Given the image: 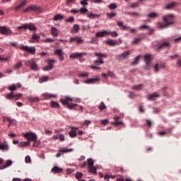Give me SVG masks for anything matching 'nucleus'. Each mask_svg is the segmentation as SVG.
I'll return each mask as SVG.
<instances>
[{"label":"nucleus","instance_id":"nucleus-1","mask_svg":"<svg viewBox=\"0 0 181 181\" xmlns=\"http://www.w3.org/2000/svg\"><path fill=\"white\" fill-rule=\"evenodd\" d=\"M163 20V22L158 23V27L160 29H162V28H166L168 25H172V23H173V15L164 16Z\"/></svg>","mask_w":181,"mask_h":181},{"label":"nucleus","instance_id":"nucleus-2","mask_svg":"<svg viewBox=\"0 0 181 181\" xmlns=\"http://www.w3.org/2000/svg\"><path fill=\"white\" fill-rule=\"evenodd\" d=\"M73 99L71 98L66 97L65 99H61L60 102L63 105H67L69 110H76V107H77V104L72 103Z\"/></svg>","mask_w":181,"mask_h":181},{"label":"nucleus","instance_id":"nucleus-3","mask_svg":"<svg viewBox=\"0 0 181 181\" xmlns=\"http://www.w3.org/2000/svg\"><path fill=\"white\" fill-rule=\"evenodd\" d=\"M95 56L98 57V59L95 61V66H100V64H104V61L103 60V57H105V58L108 57V54H103L100 52H95Z\"/></svg>","mask_w":181,"mask_h":181},{"label":"nucleus","instance_id":"nucleus-4","mask_svg":"<svg viewBox=\"0 0 181 181\" xmlns=\"http://www.w3.org/2000/svg\"><path fill=\"white\" fill-rule=\"evenodd\" d=\"M88 163V172L93 173V175H97V168L94 166V161L91 158L87 160Z\"/></svg>","mask_w":181,"mask_h":181},{"label":"nucleus","instance_id":"nucleus-5","mask_svg":"<svg viewBox=\"0 0 181 181\" xmlns=\"http://www.w3.org/2000/svg\"><path fill=\"white\" fill-rule=\"evenodd\" d=\"M20 49H21V50L27 52L28 53H30V54H36V47H29L27 45H21L20 46Z\"/></svg>","mask_w":181,"mask_h":181},{"label":"nucleus","instance_id":"nucleus-6","mask_svg":"<svg viewBox=\"0 0 181 181\" xmlns=\"http://www.w3.org/2000/svg\"><path fill=\"white\" fill-rule=\"evenodd\" d=\"M18 30H22L24 29L25 30L29 29L30 30H36V26L35 24L30 23H24L21 26L17 28Z\"/></svg>","mask_w":181,"mask_h":181},{"label":"nucleus","instance_id":"nucleus-7","mask_svg":"<svg viewBox=\"0 0 181 181\" xmlns=\"http://www.w3.org/2000/svg\"><path fill=\"white\" fill-rule=\"evenodd\" d=\"M24 138L28 139V142H31L33 141H35V139H37V136L36 135V134L32 132H30L24 134Z\"/></svg>","mask_w":181,"mask_h":181},{"label":"nucleus","instance_id":"nucleus-8","mask_svg":"<svg viewBox=\"0 0 181 181\" xmlns=\"http://www.w3.org/2000/svg\"><path fill=\"white\" fill-rule=\"evenodd\" d=\"M117 25L120 27V29H123V30H130L132 33H135L136 32V30L134 28H131V27L128 25H124V23L122 21H117Z\"/></svg>","mask_w":181,"mask_h":181},{"label":"nucleus","instance_id":"nucleus-9","mask_svg":"<svg viewBox=\"0 0 181 181\" xmlns=\"http://www.w3.org/2000/svg\"><path fill=\"white\" fill-rule=\"evenodd\" d=\"M25 66H30V67H31V70H39V66H37L36 62L33 59H30L25 62Z\"/></svg>","mask_w":181,"mask_h":181},{"label":"nucleus","instance_id":"nucleus-10","mask_svg":"<svg viewBox=\"0 0 181 181\" xmlns=\"http://www.w3.org/2000/svg\"><path fill=\"white\" fill-rule=\"evenodd\" d=\"M0 33L1 35H6V36H10V35H12V30L5 26H0Z\"/></svg>","mask_w":181,"mask_h":181},{"label":"nucleus","instance_id":"nucleus-11","mask_svg":"<svg viewBox=\"0 0 181 181\" xmlns=\"http://www.w3.org/2000/svg\"><path fill=\"white\" fill-rule=\"evenodd\" d=\"M22 97V93L13 94V92H11L6 95L7 100H19Z\"/></svg>","mask_w":181,"mask_h":181},{"label":"nucleus","instance_id":"nucleus-12","mask_svg":"<svg viewBox=\"0 0 181 181\" xmlns=\"http://www.w3.org/2000/svg\"><path fill=\"white\" fill-rule=\"evenodd\" d=\"M54 63H56V60L49 59L48 63H47L48 65L44 66L42 68V69L44 70V71H49L52 70V69H53V66H54Z\"/></svg>","mask_w":181,"mask_h":181},{"label":"nucleus","instance_id":"nucleus-13","mask_svg":"<svg viewBox=\"0 0 181 181\" xmlns=\"http://www.w3.org/2000/svg\"><path fill=\"white\" fill-rule=\"evenodd\" d=\"M69 42L73 43V42H76L78 45H81L84 43V40L81 38V37L76 36V37H71L69 39Z\"/></svg>","mask_w":181,"mask_h":181},{"label":"nucleus","instance_id":"nucleus-14","mask_svg":"<svg viewBox=\"0 0 181 181\" xmlns=\"http://www.w3.org/2000/svg\"><path fill=\"white\" fill-rule=\"evenodd\" d=\"M129 54H131V51L123 52L122 54L117 56V59L122 61L125 60V59H128V57H129Z\"/></svg>","mask_w":181,"mask_h":181},{"label":"nucleus","instance_id":"nucleus-15","mask_svg":"<svg viewBox=\"0 0 181 181\" xmlns=\"http://www.w3.org/2000/svg\"><path fill=\"white\" fill-rule=\"evenodd\" d=\"M168 47H170V44L169 42H164L159 45L158 47L157 48V52H160L161 49H168Z\"/></svg>","mask_w":181,"mask_h":181},{"label":"nucleus","instance_id":"nucleus-16","mask_svg":"<svg viewBox=\"0 0 181 181\" xmlns=\"http://www.w3.org/2000/svg\"><path fill=\"white\" fill-rule=\"evenodd\" d=\"M29 11H35L36 12H39L40 8L37 6H30L24 9L23 13H26V12H29Z\"/></svg>","mask_w":181,"mask_h":181},{"label":"nucleus","instance_id":"nucleus-17","mask_svg":"<svg viewBox=\"0 0 181 181\" xmlns=\"http://www.w3.org/2000/svg\"><path fill=\"white\" fill-rule=\"evenodd\" d=\"M120 118H121V117H119L118 115H115L114 117L115 122L112 123V125H115V127H119V125H124V123H122V122L119 121Z\"/></svg>","mask_w":181,"mask_h":181},{"label":"nucleus","instance_id":"nucleus-18","mask_svg":"<svg viewBox=\"0 0 181 181\" xmlns=\"http://www.w3.org/2000/svg\"><path fill=\"white\" fill-rule=\"evenodd\" d=\"M54 54H57V56H59V62H63L64 60V57L63 56L64 52H63L62 49H57Z\"/></svg>","mask_w":181,"mask_h":181},{"label":"nucleus","instance_id":"nucleus-19","mask_svg":"<svg viewBox=\"0 0 181 181\" xmlns=\"http://www.w3.org/2000/svg\"><path fill=\"white\" fill-rule=\"evenodd\" d=\"M164 67H165V64L157 63L154 66L153 71L156 72V73H158L159 71V70H160V69H164Z\"/></svg>","mask_w":181,"mask_h":181},{"label":"nucleus","instance_id":"nucleus-20","mask_svg":"<svg viewBox=\"0 0 181 181\" xmlns=\"http://www.w3.org/2000/svg\"><path fill=\"white\" fill-rule=\"evenodd\" d=\"M83 56H84V53L76 52V53L71 54L69 57H70V59H78L80 57H83Z\"/></svg>","mask_w":181,"mask_h":181},{"label":"nucleus","instance_id":"nucleus-21","mask_svg":"<svg viewBox=\"0 0 181 181\" xmlns=\"http://www.w3.org/2000/svg\"><path fill=\"white\" fill-rule=\"evenodd\" d=\"M4 122H9L8 127H11V125H16V120L11 119L10 117H4Z\"/></svg>","mask_w":181,"mask_h":181},{"label":"nucleus","instance_id":"nucleus-22","mask_svg":"<svg viewBox=\"0 0 181 181\" xmlns=\"http://www.w3.org/2000/svg\"><path fill=\"white\" fill-rule=\"evenodd\" d=\"M0 150L1 151H8L9 150V146L6 143V141H4V143H0Z\"/></svg>","mask_w":181,"mask_h":181},{"label":"nucleus","instance_id":"nucleus-23","mask_svg":"<svg viewBox=\"0 0 181 181\" xmlns=\"http://www.w3.org/2000/svg\"><path fill=\"white\" fill-rule=\"evenodd\" d=\"M159 97H160L159 94L154 93L148 95V100H150L151 101H153L156 100V98H159Z\"/></svg>","mask_w":181,"mask_h":181},{"label":"nucleus","instance_id":"nucleus-24","mask_svg":"<svg viewBox=\"0 0 181 181\" xmlns=\"http://www.w3.org/2000/svg\"><path fill=\"white\" fill-rule=\"evenodd\" d=\"M45 100H49V98H55L56 95L45 93L42 94Z\"/></svg>","mask_w":181,"mask_h":181},{"label":"nucleus","instance_id":"nucleus-25","mask_svg":"<svg viewBox=\"0 0 181 181\" xmlns=\"http://www.w3.org/2000/svg\"><path fill=\"white\" fill-rule=\"evenodd\" d=\"M107 35H108V30L98 32L96 33V37H104V36H107Z\"/></svg>","mask_w":181,"mask_h":181},{"label":"nucleus","instance_id":"nucleus-26","mask_svg":"<svg viewBox=\"0 0 181 181\" xmlns=\"http://www.w3.org/2000/svg\"><path fill=\"white\" fill-rule=\"evenodd\" d=\"M100 79L98 78H89L86 81H85L86 84H94L95 83H97Z\"/></svg>","mask_w":181,"mask_h":181},{"label":"nucleus","instance_id":"nucleus-27","mask_svg":"<svg viewBox=\"0 0 181 181\" xmlns=\"http://www.w3.org/2000/svg\"><path fill=\"white\" fill-rule=\"evenodd\" d=\"M11 165H12V160H8L4 165L0 166V169L1 170L4 169H6V168H9Z\"/></svg>","mask_w":181,"mask_h":181},{"label":"nucleus","instance_id":"nucleus-28","mask_svg":"<svg viewBox=\"0 0 181 181\" xmlns=\"http://www.w3.org/2000/svg\"><path fill=\"white\" fill-rule=\"evenodd\" d=\"M51 35L52 36H54V37H57V36H59V30H57V28H56L54 27H52Z\"/></svg>","mask_w":181,"mask_h":181},{"label":"nucleus","instance_id":"nucleus-29","mask_svg":"<svg viewBox=\"0 0 181 181\" xmlns=\"http://www.w3.org/2000/svg\"><path fill=\"white\" fill-rule=\"evenodd\" d=\"M144 60L146 62V64L148 67L151 66V60H152V57H151V55H145Z\"/></svg>","mask_w":181,"mask_h":181},{"label":"nucleus","instance_id":"nucleus-30","mask_svg":"<svg viewBox=\"0 0 181 181\" xmlns=\"http://www.w3.org/2000/svg\"><path fill=\"white\" fill-rule=\"evenodd\" d=\"M32 37H33V40H31V43H35V42H39V40H40V35L36 33H34Z\"/></svg>","mask_w":181,"mask_h":181},{"label":"nucleus","instance_id":"nucleus-31","mask_svg":"<svg viewBox=\"0 0 181 181\" xmlns=\"http://www.w3.org/2000/svg\"><path fill=\"white\" fill-rule=\"evenodd\" d=\"M51 172H53V173H62V172H63V168L55 166L52 168Z\"/></svg>","mask_w":181,"mask_h":181},{"label":"nucleus","instance_id":"nucleus-32","mask_svg":"<svg viewBox=\"0 0 181 181\" xmlns=\"http://www.w3.org/2000/svg\"><path fill=\"white\" fill-rule=\"evenodd\" d=\"M78 30H80V26L78 24H75L71 28V33H78Z\"/></svg>","mask_w":181,"mask_h":181},{"label":"nucleus","instance_id":"nucleus-33","mask_svg":"<svg viewBox=\"0 0 181 181\" xmlns=\"http://www.w3.org/2000/svg\"><path fill=\"white\" fill-rule=\"evenodd\" d=\"M69 135L70 138H76V136H77V131H76L74 128H72V129L69 132Z\"/></svg>","mask_w":181,"mask_h":181},{"label":"nucleus","instance_id":"nucleus-34","mask_svg":"<svg viewBox=\"0 0 181 181\" xmlns=\"http://www.w3.org/2000/svg\"><path fill=\"white\" fill-rule=\"evenodd\" d=\"M64 16L62 14H57L54 17V21H63Z\"/></svg>","mask_w":181,"mask_h":181},{"label":"nucleus","instance_id":"nucleus-35","mask_svg":"<svg viewBox=\"0 0 181 181\" xmlns=\"http://www.w3.org/2000/svg\"><path fill=\"white\" fill-rule=\"evenodd\" d=\"M59 152L62 153H70V152H73V148H62Z\"/></svg>","mask_w":181,"mask_h":181},{"label":"nucleus","instance_id":"nucleus-36","mask_svg":"<svg viewBox=\"0 0 181 181\" xmlns=\"http://www.w3.org/2000/svg\"><path fill=\"white\" fill-rule=\"evenodd\" d=\"M170 132H172V129H170L168 131H165V132H158V135H160V136H165V135H169V134H170Z\"/></svg>","mask_w":181,"mask_h":181},{"label":"nucleus","instance_id":"nucleus-37","mask_svg":"<svg viewBox=\"0 0 181 181\" xmlns=\"http://www.w3.org/2000/svg\"><path fill=\"white\" fill-rule=\"evenodd\" d=\"M26 4H28L27 0H24L20 5L16 7V11H18V9H21V8H23V6H26Z\"/></svg>","mask_w":181,"mask_h":181},{"label":"nucleus","instance_id":"nucleus-38","mask_svg":"<svg viewBox=\"0 0 181 181\" xmlns=\"http://www.w3.org/2000/svg\"><path fill=\"white\" fill-rule=\"evenodd\" d=\"M98 108L100 111H104V110L107 109V106H105V103H104V102H101V103L98 106Z\"/></svg>","mask_w":181,"mask_h":181},{"label":"nucleus","instance_id":"nucleus-39","mask_svg":"<svg viewBox=\"0 0 181 181\" xmlns=\"http://www.w3.org/2000/svg\"><path fill=\"white\" fill-rule=\"evenodd\" d=\"M40 99H39L38 97H34V98H29L28 100L30 103H39Z\"/></svg>","mask_w":181,"mask_h":181},{"label":"nucleus","instance_id":"nucleus-40","mask_svg":"<svg viewBox=\"0 0 181 181\" xmlns=\"http://www.w3.org/2000/svg\"><path fill=\"white\" fill-rule=\"evenodd\" d=\"M106 43L109 46H115L117 45V42L114 41V40H108L106 41Z\"/></svg>","mask_w":181,"mask_h":181},{"label":"nucleus","instance_id":"nucleus-41","mask_svg":"<svg viewBox=\"0 0 181 181\" xmlns=\"http://www.w3.org/2000/svg\"><path fill=\"white\" fill-rule=\"evenodd\" d=\"M148 18H151V19H155V18H158L159 16V14L155 12H152L148 15Z\"/></svg>","mask_w":181,"mask_h":181},{"label":"nucleus","instance_id":"nucleus-42","mask_svg":"<svg viewBox=\"0 0 181 181\" xmlns=\"http://www.w3.org/2000/svg\"><path fill=\"white\" fill-rule=\"evenodd\" d=\"M88 18L90 19H95L96 18H100L99 14L90 13L88 15Z\"/></svg>","mask_w":181,"mask_h":181},{"label":"nucleus","instance_id":"nucleus-43","mask_svg":"<svg viewBox=\"0 0 181 181\" xmlns=\"http://www.w3.org/2000/svg\"><path fill=\"white\" fill-rule=\"evenodd\" d=\"M51 107L52 108H59L60 105L57 102L52 101L51 102Z\"/></svg>","mask_w":181,"mask_h":181},{"label":"nucleus","instance_id":"nucleus-44","mask_svg":"<svg viewBox=\"0 0 181 181\" xmlns=\"http://www.w3.org/2000/svg\"><path fill=\"white\" fill-rule=\"evenodd\" d=\"M32 142H34L33 144V148H37L40 145V141H37V139H34Z\"/></svg>","mask_w":181,"mask_h":181},{"label":"nucleus","instance_id":"nucleus-45","mask_svg":"<svg viewBox=\"0 0 181 181\" xmlns=\"http://www.w3.org/2000/svg\"><path fill=\"white\" fill-rule=\"evenodd\" d=\"M133 90H142V88H144V85L140 84L138 86H134L132 87Z\"/></svg>","mask_w":181,"mask_h":181},{"label":"nucleus","instance_id":"nucleus-46","mask_svg":"<svg viewBox=\"0 0 181 181\" xmlns=\"http://www.w3.org/2000/svg\"><path fill=\"white\" fill-rule=\"evenodd\" d=\"M30 145V141H23L20 144V146L23 148V146H29Z\"/></svg>","mask_w":181,"mask_h":181},{"label":"nucleus","instance_id":"nucleus-47","mask_svg":"<svg viewBox=\"0 0 181 181\" xmlns=\"http://www.w3.org/2000/svg\"><path fill=\"white\" fill-rule=\"evenodd\" d=\"M8 90L11 91V93H13V91H16V85L12 84L8 87Z\"/></svg>","mask_w":181,"mask_h":181},{"label":"nucleus","instance_id":"nucleus-48","mask_svg":"<svg viewBox=\"0 0 181 181\" xmlns=\"http://www.w3.org/2000/svg\"><path fill=\"white\" fill-rule=\"evenodd\" d=\"M108 35H110L112 37H117V36H118V33L115 31L113 32H110V31H107Z\"/></svg>","mask_w":181,"mask_h":181},{"label":"nucleus","instance_id":"nucleus-49","mask_svg":"<svg viewBox=\"0 0 181 181\" xmlns=\"http://www.w3.org/2000/svg\"><path fill=\"white\" fill-rule=\"evenodd\" d=\"M49 80V76H43L40 78V83H45Z\"/></svg>","mask_w":181,"mask_h":181},{"label":"nucleus","instance_id":"nucleus-50","mask_svg":"<svg viewBox=\"0 0 181 181\" xmlns=\"http://www.w3.org/2000/svg\"><path fill=\"white\" fill-rule=\"evenodd\" d=\"M175 5H176V3H175V2L170 3V4H169L167 5L166 8H167V9H172L173 8L175 7Z\"/></svg>","mask_w":181,"mask_h":181},{"label":"nucleus","instance_id":"nucleus-51","mask_svg":"<svg viewBox=\"0 0 181 181\" xmlns=\"http://www.w3.org/2000/svg\"><path fill=\"white\" fill-rule=\"evenodd\" d=\"M139 2L137 3H130V8H139Z\"/></svg>","mask_w":181,"mask_h":181},{"label":"nucleus","instance_id":"nucleus-52","mask_svg":"<svg viewBox=\"0 0 181 181\" xmlns=\"http://www.w3.org/2000/svg\"><path fill=\"white\" fill-rule=\"evenodd\" d=\"M66 22H69V23H74V17L71 16V17L68 18L66 20Z\"/></svg>","mask_w":181,"mask_h":181},{"label":"nucleus","instance_id":"nucleus-53","mask_svg":"<svg viewBox=\"0 0 181 181\" xmlns=\"http://www.w3.org/2000/svg\"><path fill=\"white\" fill-rule=\"evenodd\" d=\"M53 42H54V40L52 38H47L44 40V43H53Z\"/></svg>","mask_w":181,"mask_h":181},{"label":"nucleus","instance_id":"nucleus-54","mask_svg":"<svg viewBox=\"0 0 181 181\" xmlns=\"http://www.w3.org/2000/svg\"><path fill=\"white\" fill-rule=\"evenodd\" d=\"M21 67H22V62H17V64L15 65L14 69H21Z\"/></svg>","mask_w":181,"mask_h":181},{"label":"nucleus","instance_id":"nucleus-55","mask_svg":"<svg viewBox=\"0 0 181 181\" xmlns=\"http://www.w3.org/2000/svg\"><path fill=\"white\" fill-rule=\"evenodd\" d=\"M58 139H59L61 142H64V141H65L66 139L63 134H59Z\"/></svg>","mask_w":181,"mask_h":181},{"label":"nucleus","instance_id":"nucleus-56","mask_svg":"<svg viewBox=\"0 0 181 181\" xmlns=\"http://www.w3.org/2000/svg\"><path fill=\"white\" fill-rule=\"evenodd\" d=\"M81 177H83V174L80 172L76 173V179H81Z\"/></svg>","mask_w":181,"mask_h":181},{"label":"nucleus","instance_id":"nucleus-57","mask_svg":"<svg viewBox=\"0 0 181 181\" xmlns=\"http://www.w3.org/2000/svg\"><path fill=\"white\" fill-rule=\"evenodd\" d=\"M141 40H142V39L141 38H136L133 42L132 43L134 45H138L139 43V42H141Z\"/></svg>","mask_w":181,"mask_h":181},{"label":"nucleus","instance_id":"nucleus-58","mask_svg":"<svg viewBox=\"0 0 181 181\" xmlns=\"http://www.w3.org/2000/svg\"><path fill=\"white\" fill-rule=\"evenodd\" d=\"M79 12H81V13L83 14V13H86L88 12V10L86 8H83L79 10Z\"/></svg>","mask_w":181,"mask_h":181},{"label":"nucleus","instance_id":"nucleus-59","mask_svg":"<svg viewBox=\"0 0 181 181\" xmlns=\"http://www.w3.org/2000/svg\"><path fill=\"white\" fill-rule=\"evenodd\" d=\"M106 15L107 16L110 18V19H112V18H114V16H115V13H107Z\"/></svg>","mask_w":181,"mask_h":181},{"label":"nucleus","instance_id":"nucleus-60","mask_svg":"<svg viewBox=\"0 0 181 181\" xmlns=\"http://www.w3.org/2000/svg\"><path fill=\"white\" fill-rule=\"evenodd\" d=\"M25 163H30V156H25Z\"/></svg>","mask_w":181,"mask_h":181},{"label":"nucleus","instance_id":"nucleus-61","mask_svg":"<svg viewBox=\"0 0 181 181\" xmlns=\"http://www.w3.org/2000/svg\"><path fill=\"white\" fill-rule=\"evenodd\" d=\"M88 76V74L87 72H81L79 74L80 77H87Z\"/></svg>","mask_w":181,"mask_h":181},{"label":"nucleus","instance_id":"nucleus-62","mask_svg":"<svg viewBox=\"0 0 181 181\" xmlns=\"http://www.w3.org/2000/svg\"><path fill=\"white\" fill-rule=\"evenodd\" d=\"M109 8H110V9H116V8H117V4H110Z\"/></svg>","mask_w":181,"mask_h":181},{"label":"nucleus","instance_id":"nucleus-63","mask_svg":"<svg viewBox=\"0 0 181 181\" xmlns=\"http://www.w3.org/2000/svg\"><path fill=\"white\" fill-rule=\"evenodd\" d=\"M108 122H109L108 119H103V120H101V124L103 125H107L108 124Z\"/></svg>","mask_w":181,"mask_h":181},{"label":"nucleus","instance_id":"nucleus-64","mask_svg":"<svg viewBox=\"0 0 181 181\" xmlns=\"http://www.w3.org/2000/svg\"><path fill=\"white\" fill-rule=\"evenodd\" d=\"M175 43H180L181 42V36L178 38L174 40Z\"/></svg>","mask_w":181,"mask_h":181}]
</instances>
